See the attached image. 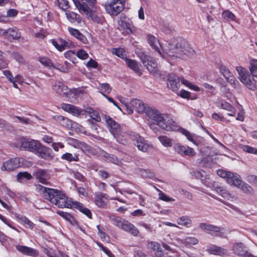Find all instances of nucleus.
<instances>
[{"label":"nucleus","mask_w":257,"mask_h":257,"mask_svg":"<svg viewBox=\"0 0 257 257\" xmlns=\"http://www.w3.org/2000/svg\"><path fill=\"white\" fill-rule=\"evenodd\" d=\"M25 162V160L23 158H12L4 161L0 169L2 171L12 172L19 167L23 166Z\"/></svg>","instance_id":"11"},{"label":"nucleus","mask_w":257,"mask_h":257,"mask_svg":"<svg viewBox=\"0 0 257 257\" xmlns=\"http://www.w3.org/2000/svg\"><path fill=\"white\" fill-rule=\"evenodd\" d=\"M111 223L117 227L129 232L134 236H137L140 232L138 228L128 221L119 216L111 215L109 217Z\"/></svg>","instance_id":"5"},{"label":"nucleus","mask_w":257,"mask_h":257,"mask_svg":"<svg viewBox=\"0 0 257 257\" xmlns=\"http://www.w3.org/2000/svg\"><path fill=\"white\" fill-rule=\"evenodd\" d=\"M212 187H213V189L222 197L229 200H232L233 197L231 196L228 191L224 188L223 187L219 185L217 183L215 182L213 184Z\"/></svg>","instance_id":"26"},{"label":"nucleus","mask_w":257,"mask_h":257,"mask_svg":"<svg viewBox=\"0 0 257 257\" xmlns=\"http://www.w3.org/2000/svg\"><path fill=\"white\" fill-rule=\"evenodd\" d=\"M146 116L149 121L158 125L164 130L173 131L177 129L176 122L168 114L161 113L157 109L150 108L146 112Z\"/></svg>","instance_id":"3"},{"label":"nucleus","mask_w":257,"mask_h":257,"mask_svg":"<svg viewBox=\"0 0 257 257\" xmlns=\"http://www.w3.org/2000/svg\"><path fill=\"white\" fill-rule=\"evenodd\" d=\"M182 243L185 245H195L198 243V239L194 236H187L182 239Z\"/></svg>","instance_id":"46"},{"label":"nucleus","mask_w":257,"mask_h":257,"mask_svg":"<svg viewBox=\"0 0 257 257\" xmlns=\"http://www.w3.org/2000/svg\"><path fill=\"white\" fill-rule=\"evenodd\" d=\"M125 61L128 68L134 71L139 76L142 75V73L140 69V65L138 62L128 58H125Z\"/></svg>","instance_id":"31"},{"label":"nucleus","mask_w":257,"mask_h":257,"mask_svg":"<svg viewBox=\"0 0 257 257\" xmlns=\"http://www.w3.org/2000/svg\"><path fill=\"white\" fill-rule=\"evenodd\" d=\"M174 149L176 153L182 156L193 157L196 154L193 148L180 144H175L174 146Z\"/></svg>","instance_id":"18"},{"label":"nucleus","mask_w":257,"mask_h":257,"mask_svg":"<svg viewBox=\"0 0 257 257\" xmlns=\"http://www.w3.org/2000/svg\"><path fill=\"white\" fill-rule=\"evenodd\" d=\"M128 140L131 139L134 142V145L140 151L146 152L150 147V144L139 134L134 132H130Z\"/></svg>","instance_id":"12"},{"label":"nucleus","mask_w":257,"mask_h":257,"mask_svg":"<svg viewBox=\"0 0 257 257\" xmlns=\"http://www.w3.org/2000/svg\"><path fill=\"white\" fill-rule=\"evenodd\" d=\"M16 248L18 251L25 255L35 256L38 254L37 250L27 246L17 245Z\"/></svg>","instance_id":"28"},{"label":"nucleus","mask_w":257,"mask_h":257,"mask_svg":"<svg viewBox=\"0 0 257 257\" xmlns=\"http://www.w3.org/2000/svg\"><path fill=\"white\" fill-rule=\"evenodd\" d=\"M76 56L82 60H85L87 59L89 56L87 52L82 49H80L77 51Z\"/></svg>","instance_id":"55"},{"label":"nucleus","mask_w":257,"mask_h":257,"mask_svg":"<svg viewBox=\"0 0 257 257\" xmlns=\"http://www.w3.org/2000/svg\"><path fill=\"white\" fill-rule=\"evenodd\" d=\"M131 104L133 106L135 110L140 113L145 112L146 114L147 110L152 108L150 107H147L143 101L137 99H132L131 101Z\"/></svg>","instance_id":"25"},{"label":"nucleus","mask_w":257,"mask_h":257,"mask_svg":"<svg viewBox=\"0 0 257 257\" xmlns=\"http://www.w3.org/2000/svg\"><path fill=\"white\" fill-rule=\"evenodd\" d=\"M239 188L245 193H250L252 190V188L248 184L243 182H242Z\"/></svg>","instance_id":"63"},{"label":"nucleus","mask_w":257,"mask_h":257,"mask_svg":"<svg viewBox=\"0 0 257 257\" xmlns=\"http://www.w3.org/2000/svg\"><path fill=\"white\" fill-rule=\"evenodd\" d=\"M39 61L45 67L49 68L52 69V67H53V63L52 62L51 60L44 56L40 57L39 58Z\"/></svg>","instance_id":"43"},{"label":"nucleus","mask_w":257,"mask_h":257,"mask_svg":"<svg viewBox=\"0 0 257 257\" xmlns=\"http://www.w3.org/2000/svg\"><path fill=\"white\" fill-rule=\"evenodd\" d=\"M105 121L110 133L116 141L122 144L127 143L130 132L125 131L120 125L109 116H105Z\"/></svg>","instance_id":"4"},{"label":"nucleus","mask_w":257,"mask_h":257,"mask_svg":"<svg viewBox=\"0 0 257 257\" xmlns=\"http://www.w3.org/2000/svg\"><path fill=\"white\" fill-rule=\"evenodd\" d=\"M140 58L144 65L150 73H155L158 72V64L153 57L143 53Z\"/></svg>","instance_id":"14"},{"label":"nucleus","mask_w":257,"mask_h":257,"mask_svg":"<svg viewBox=\"0 0 257 257\" xmlns=\"http://www.w3.org/2000/svg\"><path fill=\"white\" fill-rule=\"evenodd\" d=\"M102 156L105 157L107 161L114 164L119 165L121 164V160L113 155L109 154L106 152H103Z\"/></svg>","instance_id":"39"},{"label":"nucleus","mask_w":257,"mask_h":257,"mask_svg":"<svg viewBox=\"0 0 257 257\" xmlns=\"http://www.w3.org/2000/svg\"><path fill=\"white\" fill-rule=\"evenodd\" d=\"M52 69H56L62 72H67L68 70V68L66 66H64L59 63H56V64H53V67H52Z\"/></svg>","instance_id":"60"},{"label":"nucleus","mask_w":257,"mask_h":257,"mask_svg":"<svg viewBox=\"0 0 257 257\" xmlns=\"http://www.w3.org/2000/svg\"><path fill=\"white\" fill-rule=\"evenodd\" d=\"M215 66L225 78L226 81L232 87L236 88L238 84V82L229 69L221 61H217L215 63Z\"/></svg>","instance_id":"9"},{"label":"nucleus","mask_w":257,"mask_h":257,"mask_svg":"<svg viewBox=\"0 0 257 257\" xmlns=\"http://www.w3.org/2000/svg\"><path fill=\"white\" fill-rule=\"evenodd\" d=\"M91 19L95 22L97 23H100L102 24L104 22V18L102 16H98L95 14H92L91 16Z\"/></svg>","instance_id":"59"},{"label":"nucleus","mask_w":257,"mask_h":257,"mask_svg":"<svg viewBox=\"0 0 257 257\" xmlns=\"http://www.w3.org/2000/svg\"><path fill=\"white\" fill-rule=\"evenodd\" d=\"M138 173L143 178L153 179L155 177L154 173L149 169H139Z\"/></svg>","instance_id":"38"},{"label":"nucleus","mask_w":257,"mask_h":257,"mask_svg":"<svg viewBox=\"0 0 257 257\" xmlns=\"http://www.w3.org/2000/svg\"><path fill=\"white\" fill-rule=\"evenodd\" d=\"M125 0H107L105 4L106 12L111 16H116L123 9Z\"/></svg>","instance_id":"10"},{"label":"nucleus","mask_w":257,"mask_h":257,"mask_svg":"<svg viewBox=\"0 0 257 257\" xmlns=\"http://www.w3.org/2000/svg\"><path fill=\"white\" fill-rule=\"evenodd\" d=\"M148 247L152 249L156 257H162L163 252L159 243L156 241H150L148 243Z\"/></svg>","instance_id":"29"},{"label":"nucleus","mask_w":257,"mask_h":257,"mask_svg":"<svg viewBox=\"0 0 257 257\" xmlns=\"http://www.w3.org/2000/svg\"><path fill=\"white\" fill-rule=\"evenodd\" d=\"M157 190L159 192V198L160 199L166 202H170L174 200L173 199L168 196L166 194L164 193L161 190L159 189H157Z\"/></svg>","instance_id":"57"},{"label":"nucleus","mask_w":257,"mask_h":257,"mask_svg":"<svg viewBox=\"0 0 257 257\" xmlns=\"http://www.w3.org/2000/svg\"><path fill=\"white\" fill-rule=\"evenodd\" d=\"M218 107L226 110L227 111H231L233 109V107L232 105H231L229 103L224 101L221 100L219 102H218Z\"/></svg>","instance_id":"49"},{"label":"nucleus","mask_w":257,"mask_h":257,"mask_svg":"<svg viewBox=\"0 0 257 257\" xmlns=\"http://www.w3.org/2000/svg\"><path fill=\"white\" fill-rule=\"evenodd\" d=\"M54 90L60 95L68 98H73L75 96V94L70 89H69L67 86L62 82L57 81L53 85Z\"/></svg>","instance_id":"13"},{"label":"nucleus","mask_w":257,"mask_h":257,"mask_svg":"<svg viewBox=\"0 0 257 257\" xmlns=\"http://www.w3.org/2000/svg\"><path fill=\"white\" fill-rule=\"evenodd\" d=\"M180 81L182 84L188 87L190 89L196 91H200V88L198 86L193 84L192 83H191L188 80L184 79L183 78H182L180 80Z\"/></svg>","instance_id":"48"},{"label":"nucleus","mask_w":257,"mask_h":257,"mask_svg":"<svg viewBox=\"0 0 257 257\" xmlns=\"http://www.w3.org/2000/svg\"><path fill=\"white\" fill-rule=\"evenodd\" d=\"M86 112L89 114V117L97 122H99L101 120V117L98 112L92 108H87Z\"/></svg>","instance_id":"42"},{"label":"nucleus","mask_w":257,"mask_h":257,"mask_svg":"<svg viewBox=\"0 0 257 257\" xmlns=\"http://www.w3.org/2000/svg\"><path fill=\"white\" fill-rule=\"evenodd\" d=\"M57 213L65 219L66 220H68L70 222H71L73 220V216L70 213L67 212L58 210L57 211Z\"/></svg>","instance_id":"54"},{"label":"nucleus","mask_w":257,"mask_h":257,"mask_svg":"<svg viewBox=\"0 0 257 257\" xmlns=\"http://www.w3.org/2000/svg\"><path fill=\"white\" fill-rule=\"evenodd\" d=\"M61 159L68 162H77L79 161V155L74 154L73 155L70 153H66L63 154Z\"/></svg>","instance_id":"36"},{"label":"nucleus","mask_w":257,"mask_h":257,"mask_svg":"<svg viewBox=\"0 0 257 257\" xmlns=\"http://www.w3.org/2000/svg\"><path fill=\"white\" fill-rule=\"evenodd\" d=\"M5 37L10 40L18 39L21 37V34L17 29L10 28L6 30Z\"/></svg>","instance_id":"33"},{"label":"nucleus","mask_w":257,"mask_h":257,"mask_svg":"<svg viewBox=\"0 0 257 257\" xmlns=\"http://www.w3.org/2000/svg\"><path fill=\"white\" fill-rule=\"evenodd\" d=\"M34 154L38 157L45 160L49 161L54 158L52 150L39 143Z\"/></svg>","instance_id":"15"},{"label":"nucleus","mask_w":257,"mask_h":257,"mask_svg":"<svg viewBox=\"0 0 257 257\" xmlns=\"http://www.w3.org/2000/svg\"><path fill=\"white\" fill-rule=\"evenodd\" d=\"M59 7L63 10L66 11L69 7V2L67 0H57Z\"/></svg>","instance_id":"56"},{"label":"nucleus","mask_w":257,"mask_h":257,"mask_svg":"<svg viewBox=\"0 0 257 257\" xmlns=\"http://www.w3.org/2000/svg\"><path fill=\"white\" fill-rule=\"evenodd\" d=\"M79 149H80L84 153L91 154L94 153L93 148L84 142H82Z\"/></svg>","instance_id":"50"},{"label":"nucleus","mask_w":257,"mask_h":257,"mask_svg":"<svg viewBox=\"0 0 257 257\" xmlns=\"http://www.w3.org/2000/svg\"><path fill=\"white\" fill-rule=\"evenodd\" d=\"M33 175L39 182L45 185L48 184L50 176L47 170L39 169L34 172Z\"/></svg>","instance_id":"21"},{"label":"nucleus","mask_w":257,"mask_h":257,"mask_svg":"<svg viewBox=\"0 0 257 257\" xmlns=\"http://www.w3.org/2000/svg\"><path fill=\"white\" fill-rule=\"evenodd\" d=\"M68 144L73 147L74 148L79 149L82 142L78 141V140L70 138L67 140Z\"/></svg>","instance_id":"51"},{"label":"nucleus","mask_w":257,"mask_h":257,"mask_svg":"<svg viewBox=\"0 0 257 257\" xmlns=\"http://www.w3.org/2000/svg\"><path fill=\"white\" fill-rule=\"evenodd\" d=\"M65 15L67 20L72 23L75 22L79 23L81 21V17L80 16L73 12L67 11L65 13Z\"/></svg>","instance_id":"34"},{"label":"nucleus","mask_w":257,"mask_h":257,"mask_svg":"<svg viewBox=\"0 0 257 257\" xmlns=\"http://www.w3.org/2000/svg\"><path fill=\"white\" fill-rule=\"evenodd\" d=\"M94 202L99 208H104L106 207L108 196L107 194L101 192H96L94 194Z\"/></svg>","instance_id":"20"},{"label":"nucleus","mask_w":257,"mask_h":257,"mask_svg":"<svg viewBox=\"0 0 257 257\" xmlns=\"http://www.w3.org/2000/svg\"><path fill=\"white\" fill-rule=\"evenodd\" d=\"M51 147L55 152H58L60 148H64V145L61 142H53L51 144Z\"/></svg>","instance_id":"62"},{"label":"nucleus","mask_w":257,"mask_h":257,"mask_svg":"<svg viewBox=\"0 0 257 257\" xmlns=\"http://www.w3.org/2000/svg\"><path fill=\"white\" fill-rule=\"evenodd\" d=\"M199 226L201 230L212 235L221 236L224 233L223 228L218 227L212 224L201 223Z\"/></svg>","instance_id":"16"},{"label":"nucleus","mask_w":257,"mask_h":257,"mask_svg":"<svg viewBox=\"0 0 257 257\" xmlns=\"http://www.w3.org/2000/svg\"><path fill=\"white\" fill-rule=\"evenodd\" d=\"M62 108L65 111L68 112L75 116H79L81 114V110L77 107L72 104L63 103Z\"/></svg>","instance_id":"30"},{"label":"nucleus","mask_w":257,"mask_h":257,"mask_svg":"<svg viewBox=\"0 0 257 257\" xmlns=\"http://www.w3.org/2000/svg\"><path fill=\"white\" fill-rule=\"evenodd\" d=\"M222 16L224 19L227 20H233L235 17L234 14L229 10L223 11L222 13Z\"/></svg>","instance_id":"58"},{"label":"nucleus","mask_w":257,"mask_h":257,"mask_svg":"<svg viewBox=\"0 0 257 257\" xmlns=\"http://www.w3.org/2000/svg\"><path fill=\"white\" fill-rule=\"evenodd\" d=\"M232 250L235 254L241 257L244 256L246 254L245 246L242 243H236L233 244Z\"/></svg>","instance_id":"32"},{"label":"nucleus","mask_w":257,"mask_h":257,"mask_svg":"<svg viewBox=\"0 0 257 257\" xmlns=\"http://www.w3.org/2000/svg\"><path fill=\"white\" fill-rule=\"evenodd\" d=\"M147 39L152 48L157 51L163 58L166 59L170 64H172L171 60L174 58L192 56L195 52L188 42L181 38L178 39L174 44H170L168 49H164L158 39L154 35L148 34Z\"/></svg>","instance_id":"1"},{"label":"nucleus","mask_w":257,"mask_h":257,"mask_svg":"<svg viewBox=\"0 0 257 257\" xmlns=\"http://www.w3.org/2000/svg\"><path fill=\"white\" fill-rule=\"evenodd\" d=\"M73 2L80 13L87 14L89 6H93L96 3V0H73Z\"/></svg>","instance_id":"17"},{"label":"nucleus","mask_w":257,"mask_h":257,"mask_svg":"<svg viewBox=\"0 0 257 257\" xmlns=\"http://www.w3.org/2000/svg\"><path fill=\"white\" fill-rule=\"evenodd\" d=\"M158 139L164 147H170L173 145L172 140L167 136H160Z\"/></svg>","instance_id":"44"},{"label":"nucleus","mask_w":257,"mask_h":257,"mask_svg":"<svg viewBox=\"0 0 257 257\" xmlns=\"http://www.w3.org/2000/svg\"><path fill=\"white\" fill-rule=\"evenodd\" d=\"M97 89L100 90L99 92L102 95L105 94V93L109 94L111 90V87L109 84L107 83H100Z\"/></svg>","instance_id":"40"},{"label":"nucleus","mask_w":257,"mask_h":257,"mask_svg":"<svg viewBox=\"0 0 257 257\" xmlns=\"http://www.w3.org/2000/svg\"><path fill=\"white\" fill-rule=\"evenodd\" d=\"M179 131L182 134L184 135L188 141L191 142L196 146L199 145L198 141H200L202 139V138L199 137L195 134L191 133L188 130L182 127L179 128Z\"/></svg>","instance_id":"24"},{"label":"nucleus","mask_w":257,"mask_h":257,"mask_svg":"<svg viewBox=\"0 0 257 257\" xmlns=\"http://www.w3.org/2000/svg\"><path fill=\"white\" fill-rule=\"evenodd\" d=\"M249 70L252 75L257 76V60L251 59L249 61Z\"/></svg>","instance_id":"45"},{"label":"nucleus","mask_w":257,"mask_h":257,"mask_svg":"<svg viewBox=\"0 0 257 257\" xmlns=\"http://www.w3.org/2000/svg\"><path fill=\"white\" fill-rule=\"evenodd\" d=\"M111 52L121 58H124L126 55L125 51L121 48H113L112 49Z\"/></svg>","instance_id":"52"},{"label":"nucleus","mask_w":257,"mask_h":257,"mask_svg":"<svg viewBox=\"0 0 257 257\" xmlns=\"http://www.w3.org/2000/svg\"><path fill=\"white\" fill-rule=\"evenodd\" d=\"M236 70L240 82L248 89L254 90L256 88V81L254 79V76L251 75L246 68L242 66L236 67Z\"/></svg>","instance_id":"6"},{"label":"nucleus","mask_w":257,"mask_h":257,"mask_svg":"<svg viewBox=\"0 0 257 257\" xmlns=\"http://www.w3.org/2000/svg\"><path fill=\"white\" fill-rule=\"evenodd\" d=\"M68 31L69 33L74 38H76L78 40L81 42L83 44H86L88 43V40L86 37L81 33L77 29L68 27Z\"/></svg>","instance_id":"27"},{"label":"nucleus","mask_w":257,"mask_h":257,"mask_svg":"<svg viewBox=\"0 0 257 257\" xmlns=\"http://www.w3.org/2000/svg\"><path fill=\"white\" fill-rule=\"evenodd\" d=\"M47 254L49 257H69L67 254L59 251L55 252H47Z\"/></svg>","instance_id":"61"},{"label":"nucleus","mask_w":257,"mask_h":257,"mask_svg":"<svg viewBox=\"0 0 257 257\" xmlns=\"http://www.w3.org/2000/svg\"><path fill=\"white\" fill-rule=\"evenodd\" d=\"M238 148L247 153L257 155V149L251 146L242 144H239Z\"/></svg>","instance_id":"41"},{"label":"nucleus","mask_w":257,"mask_h":257,"mask_svg":"<svg viewBox=\"0 0 257 257\" xmlns=\"http://www.w3.org/2000/svg\"><path fill=\"white\" fill-rule=\"evenodd\" d=\"M217 174L219 177L225 179L227 183L230 185L240 188L242 183L240 176L236 173L220 169L217 171Z\"/></svg>","instance_id":"8"},{"label":"nucleus","mask_w":257,"mask_h":257,"mask_svg":"<svg viewBox=\"0 0 257 257\" xmlns=\"http://www.w3.org/2000/svg\"><path fill=\"white\" fill-rule=\"evenodd\" d=\"M32 178V175L27 172H19L17 175V179L20 183L30 180Z\"/></svg>","instance_id":"37"},{"label":"nucleus","mask_w":257,"mask_h":257,"mask_svg":"<svg viewBox=\"0 0 257 257\" xmlns=\"http://www.w3.org/2000/svg\"><path fill=\"white\" fill-rule=\"evenodd\" d=\"M180 79L174 73L169 74L168 76V87L174 91H177L180 86Z\"/></svg>","instance_id":"23"},{"label":"nucleus","mask_w":257,"mask_h":257,"mask_svg":"<svg viewBox=\"0 0 257 257\" xmlns=\"http://www.w3.org/2000/svg\"><path fill=\"white\" fill-rule=\"evenodd\" d=\"M206 251L210 254L220 256H224L228 255V252L226 249L215 244H210L208 245L206 249Z\"/></svg>","instance_id":"22"},{"label":"nucleus","mask_w":257,"mask_h":257,"mask_svg":"<svg viewBox=\"0 0 257 257\" xmlns=\"http://www.w3.org/2000/svg\"><path fill=\"white\" fill-rule=\"evenodd\" d=\"M38 189L42 192L45 199L59 208H75L89 218H92L91 212L88 208L85 207L82 203L74 201L72 198H68L63 192L41 185H39Z\"/></svg>","instance_id":"2"},{"label":"nucleus","mask_w":257,"mask_h":257,"mask_svg":"<svg viewBox=\"0 0 257 257\" xmlns=\"http://www.w3.org/2000/svg\"><path fill=\"white\" fill-rule=\"evenodd\" d=\"M39 141L27 138H20L17 142L13 144V146L20 150L28 151L34 154Z\"/></svg>","instance_id":"7"},{"label":"nucleus","mask_w":257,"mask_h":257,"mask_svg":"<svg viewBox=\"0 0 257 257\" xmlns=\"http://www.w3.org/2000/svg\"><path fill=\"white\" fill-rule=\"evenodd\" d=\"M0 219L6 225H7L9 227L12 228L13 229L17 231L18 232H20V230L18 229L17 228H16L13 225V222L10 219L7 218L5 216L1 215L0 214Z\"/></svg>","instance_id":"47"},{"label":"nucleus","mask_w":257,"mask_h":257,"mask_svg":"<svg viewBox=\"0 0 257 257\" xmlns=\"http://www.w3.org/2000/svg\"><path fill=\"white\" fill-rule=\"evenodd\" d=\"M13 57L19 63H23L24 62V59L22 56L18 52L14 53Z\"/></svg>","instance_id":"64"},{"label":"nucleus","mask_w":257,"mask_h":257,"mask_svg":"<svg viewBox=\"0 0 257 257\" xmlns=\"http://www.w3.org/2000/svg\"><path fill=\"white\" fill-rule=\"evenodd\" d=\"M8 63L5 60L4 53L0 50V70L6 68Z\"/></svg>","instance_id":"53"},{"label":"nucleus","mask_w":257,"mask_h":257,"mask_svg":"<svg viewBox=\"0 0 257 257\" xmlns=\"http://www.w3.org/2000/svg\"><path fill=\"white\" fill-rule=\"evenodd\" d=\"M49 42L52 44L55 48L60 52L69 48L72 45L71 41L70 40H64L62 38H58L57 39H51Z\"/></svg>","instance_id":"19"},{"label":"nucleus","mask_w":257,"mask_h":257,"mask_svg":"<svg viewBox=\"0 0 257 257\" xmlns=\"http://www.w3.org/2000/svg\"><path fill=\"white\" fill-rule=\"evenodd\" d=\"M177 223L180 225L190 227L192 224V221L189 216H182L177 219Z\"/></svg>","instance_id":"35"}]
</instances>
